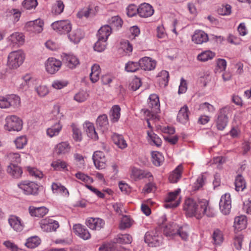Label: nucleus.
<instances>
[{
  "label": "nucleus",
  "instance_id": "obj_1",
  "mask_svg": "<svg viewBox=\"0 0 251 251\" xmlns=\"http://www.w3.org/2000/svg\"><path fill=\"white\" fill-rule=\"evenodd\" d=\"M184 209L187 217H195L198 219L201 218L204 215L209 217H213L216 215L214 209L209 205L208 201L204 199L197 201L188 198L185 200Z\"/></svg>",
  "mask_w": 251,
  "mask_h": 251
},
{
  "label": "nucleus",
  "instance_id": "obj_2",
  "mask_svg": "<svg viewBox=\"0 0 251 251\" xmlns=\"http://www.w3.org/2000/svg\"><path fill=\"white\" fill-rule=\"evenodd\" d=\"M164 235L170 239H176L178 236L186 241L188 240L189 234L187 229L183 227H179L176 223H172L166 226L164 228Z\"/></svg>",
  "mask_w": 251,
  "mask_h": 251
},
{
  "label": "nucleus",
  "instance_id": "obj_3",
  "mask_svg": "<svg viewBox=\"0 0 251 251\" xmlns=\"http://www.w3.org/2000/svg\"><path fill=\"white\" fill-rule=\"evenodd\" d=\"M25 55L23 51L18 50L11 52L7 58V66L11 69H16L23 63Z\"/></svg>",
  "mask_w": 251,
  "mask_h": 251
},
{
  "label": "nucleus",
  "instance_id": "obj_4",
  "mask_svg": "<svg viewBox=\"0 0 251 251\" xmlns=\"http://www.w3.org/2000/svg\"><path fill=\"white\" fill-rule=\"evenodd\" d=\"M145 242L151 247L159 246L162 242L163 237L158 229L147 232L144 237Z\"/></svg>",
  "mask_w": 251,
  "mask_h": 251
},
{
  "label": "nucleus",
  "instance_id": "obj_5",
  "mask_svg": "<svg viewBox=\"0 0 251 251\" xmlns=\"http://www.w3.org/2000/svg\"><path fill=\"white\" fill-rule=\"evenodd\" d=\"M5 129L8 131H20L23 127V122L21 119L15 115L7 116L5 119Z\"/></svg>",
  "mask_w": 251,
  "mask_h": 251
},
{
  "label": "nucleus",
  "instance_id": "obj_6",
  "mask_svg": "<svg viewBox=\"0 0 251 251\" xmlns=\"http://www.w3.org/2000/svg\"><path fill=\"white\" fill-rule=\"evenodd\" d=\"M52 29L59 34H66L72 29V24L68 20L57 21L51 25Z\"/></svg>",
  "mask_w": 251,
  "mask_h": 251
},
{
  "label": "nucleus",
  "instance_id": "obj_7",
  "mask_svg": "<svg viewBox=\"0 0 251 251\" xmlns=\"http://www.w3.org/2000/svg\"><path fill=\"white\" fill-rule=\"evenodd\" d=\"M18 187L26 195H36L38 192V185L32 181L24 180L18 184Z\"/></svg>",
  "mask_w": 251,
  "mask_h": 251
},
{
  "label": "nucleus",
  "instance_id": "obj_8",
  "mask_svg": "<svg viewBox=\"0 0 251 251\" xmlns=\"http://www.w3.org/2000/svg\"><path fill=\"white\" fill-rule=\"evenodd\" d=\"M148 106L152 109V111H150L148 109L144 110L145 116L147 117L153 116V113L157 112V111L159 110L160 102L159 97L157 95L152 94L150 96L148 101Z\"/></svg>",
  "mask_w": 251,
  "mask_h": 251
},
{
  "label": "nucleus",
  "instance_id": "obj_9",
  "mask_svg": "<svg viewBox=\"0 0 251 251\" xmlns=\"http://www.w3.org/2000/svg\"><path fill=\"white\" fill-rule=\"evenodd\" d=\"M39 224L42 230L47 232L55 231L59 226L57 221L49 218L42 219Z\"/></svg>",
  "mask_w": 251,
  "mask_h": 251
},
{
  "label": "nucleus",
  "instance_id": "obj_10",
  "mask_svg": "<svg viewBox=\"0 0 251 251\" xmlns=\"http://www.w3.org/2000/svg\"><path fill=\"white\" fill-rule=\"evenodd\" d=\"M62 62L58 59L50 57L45 62L46 70L50 74H54L61 68Z\"/></svg>",
  "mask_w": 251,
  "mask_h": 251
},
{
  "label": "nucleus",
  "instance_id": "obj_11",
  "mask_svg": "<svg viewBox=\"0 0 251 251\" xmlns=\"http://www.w3.org/2000/svg\"><path fill=\"white\" fill-rule=\"evenodd\" d=\"M219 207L224 214L227 215L229 213L231 207V200L229 193H226L221 197Z\"/></svg>",
  "mask_w": 251,
  "mask_h": 251
},
{
  "label": "nucleus",
  "instance_id": "obj_12",
  "mask_svg": "<svg viewBox=\"0 0 251 251\" xmlns=\"http://www.w3.org/2000/svg\"><path fill=\"white\" fill-rule=\"evenodd\" d=\"M44 22L41 19H36L29 21L26 24V30L34 33H39L43 30Z\"/></svg>",
  "mask_w": 251,
  "mask_h": 251
},
{
  "label": "nucleus",
  "instance_id": "obj_13",
  "mask_svg": "<svg viewBox=\"0 0 251 251\" xmlns=\"http://www.w3.org/2000/svg\"><path fill=\"white\" fill-rule=\"evenodd\" d=\"M62 60L65 65L72 69L75 68L79 64L78 58L72 54L64 53L62 55Z\"/></svg>",
  "mask_w": 251,
  "mask_h": 251
},
{
  "label": "nucleus",
  "instance_id": "obj_14",
  "mask_svg": "<svg viewBox=\"0 0 251 251\" xmlns=\"http://www.w3.org/2000/svg\"><path fill=\"white\" fill-rule=\"evenodd\" d=\"M93 160L95 167L98 169H102L105 167L106 159L104 153L101 151L94 152Z\"/></svg>",
  "mask_w": 251,
  "mask_h": 251
},
{
  "label": "nucleus",
  "instance_id": "obj_15",
  "mask_svg": "<svg viewBox=\"0 0 251 251\" xmlns=\"http://www.w3.org/2000/svg\"><path fill=\"white\" fill-rule=\"evenodd\" d=\"M73 230L75 234L80 238L87 240L91 238V234L87 228L81 224H75L73 226Z\"/></svg>",
  "mask_w": 251,
  "mask_h": 251
},
{
  "label": "nucleus",
  "instance_id": "obj_16",
  "mask_svg": "<svg viewBox=\"0 0 251 251\" xmlns=\"http://www.w3.org/2000/svg\"><path fill=\"white\" fill-rule=\"evenodd\" d=\"M86 225L92 230H100L104 227L105 222L99 218H89L86 221Z\"/></svg>",
  "mask_w": 251,
  "mask_h": 251
},
{
  "label": "nucleus",
  "instance_id": "obj_17",
  "mask_svg": "<svg viewBox=\"0 0 251 251\" xmlns=\"http://www.w3.org/2000/svg\"><path fill=\"white\" fill-rule=\"evenodd\" d=\"M140 67L145 71H151L155 69L156 62L149 57H144L139 61Z\"/></svg>",
  "mask_w": 251,
  "mask_h": 251
},
{
  "label": "nucleus",
  "instance_id": "obj_18",
  "mask_svg": "<svg viewBox=\"0 0 251 251\" xmlns=\"http://www.w3.org/2000/svg\"><path fill=\"white\" fill-rule=\"evenodd\" d=\"M8 221L11 227L15 231L21 232L23 230L25 225L19 217L12 215L9 217Z\"/></svg>",
  "mask_w": 251,
  "mask_h": 251
},
{
  "label": "nucleus",
  "instance_id": "obj_19",
  "mask_svg": "<svg viewBox=\"0 0 251 251\" xmlns=\"http://www.w3.org/2000/svg\"><path fill=\"white\" fill-rule=\"evenodd\" d=\"M180 192V189L176 190L174 192L169 193L168 196L165 199L166 203L164 204L166 208H174L177 206L179 203L178 201L173 202L176 199V197Z\"/></svg>",
  "mask_w": 251,
  "mask_h": 251
},
{
  "label": "nucleus",
  "instance_id": "obj_20",
  "mask_svg": "<svg viewBox=\"0 0 251 251\" xmlns=\"http://www.w3.org/2000/svg\"><path fill=\"white\" fill-rule=\"evenodd\" d=\"M154 13L152 7L149 4L144 3L138 8V14L141 17L147 18L151 16Z\"/></svg>",
  "mask_w": 251,
  "mask_h": 251
},
{
  "label": "nucleus",
  "instance_id": "obj_21",
  "mask_svg": "<svg viewBox=\"0 0 251 251\" xmlns=\"http://www.w3.org/2000/svg\"><path fill=\"white\" fill-rule=\"evenodd\" d=\"M192 41L197 44H202L208 40L207 33L201 30H196L192 37Z\"/></svg>",
  "mask_w": 251,
  "mask_h": 251
},
{
  "label": "nucleus",
  "instance_id": "obj_22",
  "mask_svg": "<svg viewBox=\"0 0 251 251\" xmlns=\"http://www.w3.org/2000/svg\"><path fill=\"white\" fill-rule=\"evenodd\" d=\"M131 175L135 179H141L144 178H149V180H151L153 178L151 173L137 168L132 169Z\"/></svg>",
  "mask_w": 251,
  "mask_h": 251
},
{
  "label": "nucleus",
  "instance_id": "obj_23",
  "mask_svg": "<svg viewBox=\"0 0 251 251\" xmlns=\"http://www.w3.org/2000/svg\"><path fill=\"white\" fill-rule=\"evenodd\" d=\"M6 104L7 108L10 107L17 108L19 107L21 104L20 98L16 95H8L5 96Z\"/></svg>",
  "mask_w": 251,
  "mask_h": 251
},
{
  "label": "nucleus",
  "instance_id": "obj_24",
  "mask_svg": "<svg viewBox=\"0 0 251 251\" xmlns=\"http://www.w3.org/2000/svg\"><path fill=\"white\" fill-rule=\"evenodd\" d=\"M51 190L53 194H59L65 197H68L69 196L67 189L60 183L53 182L51 184Z\"/></svg>",
  "mask_w": 251,
  "mask_h": 251
},
{
  "label": "nucleus",
  "instance_id": "obj_25",
  "mask_svg": "<svg viewBox=\"0 0 251 251\" xmlns=\"http://www.w3.org/2000/svg\"><path fill=\"white\" fill-rule=\"evenodd\" d=\"M63 125L60 121H57L50 127L47 128L46 133L47 135L52 138L54 136H57L62 130Z\"/></svg>",
  "mask_w": 251,
  "mask_h": 251
},
{
  "label": "nucleus",
  "instance_id": "obj_26",
  "mask_svg": "<svg viewBox=\"0 0 251 251\" xmlns=\"http://www.w3.org/2000/svg\"><path fill=\"white\" fill-rule=\"evenodd\" d=\"M6 171L9 175L16 178H20L23 174L22 168L13 163H10L7 167Z\"/></svg>",
  "mask_w": 251,
  "mask_h": 251
},
{
  "label": "nucleus",
  "instance_id": "obj_27",
  "mask_svg": "<svg viewBox=\"0 0 251 251\" xmlns=\"http://www.w3.org/2000/svg\"><path fill=\"white\" fill-rule=\"evenodd\" d=\"M83 127L87 136L94 140L98 139V135L96 131L94 125L89 122H85Z\"/></svg>",
  "mask_w": 251,
  "mask_h": 251
},
{
  "label": "nucleus",
  "instance_id": "obj_28",
  "mask_svg": "<svg viewBox=\"0 0 251 251\" xmlns=\"http://www.w3.org/2000/svg\"><path fill=\"white\" fill-rule=\"evenodd\" d=\"M228 117L225 114L224 109H221L216 121V126L218 129L223 130L227 125Z\"/></svg>",
  "mask_w": 251,
  "mask_h": 251
},
{
  "label": "nucleus",
  "instance_id": "obj_29",
  "mask_svg": "<svg viewBox=\"0 0 251 251\" xmlns=\"http://www.w3.org/2000/svg\"><path fill=\"white\" fill-rule=\"evenodd\" d=\"M189 113L188 106L184 105L178 111L177 116V121L183 124H185L189 120Z\"/></svg>",
  "mask_w": 251,
  "mask_h": 251
},
{
  "label": "nucleus",
  "instance_id": "obj_30",
  "mask_svg": "<svg viewBox=\"0 0 251 251\" xmlns=\"http://www.w3.org/2000/svg\"><path fill=\"white\" fill-rule=\"evenodd\" d=\"M147 140L151 145H154L159 147L162 145V140L156 134L154 133L152 130L147 131Z\"/></svg>",
  "mask_w": 251,
  "mask_h": 251
},
{
  "label": "nucleus",
  "instance_id": "obj_31",
  "mask_svg": "<svg viewBox=\"0 0 251 251\" xmlns=\"http://www.w3.org/2000/svg\"><path fill=\"white\" fill-rule=\"evenodd\" d=\"M29 212L32 216L43 217L48 213V209L44 206L39 207L30 206L29 207Z\"/></svg>",
  "mask_w": 251,
  "mask_h": 251
},
{
  "label": "nucleus",
  "instance_id": "obj_32",
  "mask_svg": "<svg viewBox=\"0 0 251 251\" xmlns=\"http://www.w3.org/2000/svg\"><path fill=\"white\" fill-rule=\"evenodd\" d=\"M247 220L244 215H241L235 218L234 226L237 231L242 230L246 227Z\"/></svg>",
  "mask_w": 251,
  "mask_h": 251
},
{
  "label": "nucleus",
  "instance_id": "obj_33",
  "mask_svg": "<svg viewBox=\"0 0 251 251\" xmlns=\"http://www.w3.org/2000/svg\"><path fill=\"white\" fill-rule=\"evenodd\" d=\"M7 40L13 45H22L25 42V38L22 33L15 32L11 34L8 38Z\"/></svg>",
  "mask_w": 251,
  "mask_h": 251
},
{
  "label": "nucleus",
  "instance_id": "obj_34",
  "mask_svg": "<svg viewBox=\"0 0 251 251\" xmlns=\"http://www.w3.org/2000/svg\"><path fill=\"white\" fill-rule=\"evenodd\" d=\"M183 170L182 165H179L169 175V180L171 183H176L180 178Z\"/></svg>",
  "mask_w": 251,
  "mask_h": 251
},
{
  "label": "nucleus",
  "instance_id": "obj_35",
  "mask_svg": "<svg viewBox=\"0 0 251 251\" xmlns=\"http://www.w3.org/2000/svg\"><path fill=\"white\" fill-rule=\"evenodd\" d=\"M21 15V11L15 8H8L5 12V16L7 18H12L14 22H18Z\"/></svg>",
  "mask_w": 251,
  "mask_h": 251
},
{
  "label": "nucleus",
  "instance_id": "obj_36",
  "mask_svg": "<svg viewBox=\"0 0 251 251\" xmlns=\"http://www.w3.org/2000/svg\"><path fill=\"white\" fill-rule=\"evenodd\" d=\"M112 28L109 25H104L100 27L98 31V37L100 39L107 40L111 33Z\"/></svg>",
  "mask_w": 251,
  "mask_h": 251
},
{
  "label": "nucleus",
  "instance_id": "obj_37",
  "mask_svg": "<svg viewBox=\"0 0 251 251\" xmlns=\"http://www.w3.org/2000/svg\"><path fill=\"white\" fill-rule=\"evenodd\" d=\"M83 36L82 31L79 29H77L74 30L69 34L68 37L71 42L76 44L80 42V40L83 38Z\"/></svg>",
  "mask_w": 251,
  "mask_h": 251
},
{
  "label": "nucleus",
  "instance_id": "obj_38",
  "mask_svg": "<svg viewBox=\"0 0 251 251\" xmlns=\"http://www.w3.org/2000/svg\"><path fill=\"white\" fill-rule=\"evenodd\" d=\"M169 75V73L165 70L161 71L157 75L158 81L161 87H166L168 85Z\"/></svg>",
  "mask_w": 251,
  "mask_h": 251
},
{
  "label": "nucleus",
  "instance_id": "obj_39",
  "mask_svg": "<svg viewBox=\"0 0 251 251\" xmlns=\"http://www.w3.org/2000/svg\"><path fill=\"white\" fill-rule=\"evenodd\" d=\"M121 108L118 105H114L110 112V119L112 122H117L120 117Z\"/></svg>",
  "mask_w": 251,
  "mask_h": 251
},
{
  "label": "nucleus",
  "instance_id": "obj_40",
  "mask_svg": "<svg viewBox=\"0 0 251 251\" xmlns=\"http://www.w3.org/2000/svg\"><path fill=\"white\" fill-rule=\"evenodd\" d=\"M64 7L63 2L61 0H58L53 4L51 12L55 15H60L64 11Z\"/></svg>",
  "mask_w": 251,
  "mask_h": 251
},
{
  "label": "nucleus",
  "instance_id": "obj_41",
  "mask_svg": "<svg viewBox=\"0 0 251 251\" xmlns=\"http://www.w3.org/2000/svg\"><path fill=\"white\" fill-rule=\"evenodd\" d=\"M71 126L74 139L76 142L81 141L82 139V132L78 126L75 123H73Z\"/></svg>",
  "mask_w": 251,
  "mask_h": 251
},
{
  "label": "nucleus",
  "instance_id": "obj_42",
  "mask_svg": "<svg viewBox=\"0 0 251 251\" xmlns=\"http://www.w3.org/2000/svg\"><path fill=\"white\" fill-rule=\"evenodd\" d=\"M151 159L153 164L156 166H160L164 161V156L162 154L156 151L151 152Z\"/></svg>",
  "mask_w": 251,
  "mask_h": 251
},
{
  "label": "nucleus",
  "instance_id": "obj_43",
  "mask_svg": "<svg viewBox=\"0 0 251 251\" xmlns=\"http://www.w3.org/2000/svg\"><path fill=\"white\" fill-rule=\"evenodd\" d=\"M97 124L101 127L103 131L107 130L108 127V121L107 115L103 114L99 116L97 120Z\"/></svg>",
  "mask_w": 251,
  "mask_h": 251
},
{
  "label": "nucleus",
  "instance_id": "obj_44",
  "mask_svg": "<svg viewBox=\"0 0 251 251\" xmlns=\"http://www.w3.org/2000/svg\"><path fill=\"white\" fill-rule=\"evenodd\" d=\"M112 139L114 143L120 149H124L127 147L126 141L123 137L119 134H114Z\"/></svg>",
  "mask_w": 251,
  "mask_h": 251
},
{
  "label": "nucleus",
  "instance_id": "obj_45",
  "mask_svg": "<svg viewBox=\"0 0 251 251\" xmlns=\"http://www.w3.org/2000/svg\"><path fill=\"white\" fill-rule=\"evenodd\" d=\"M215 55L214 52L207 50L199 54L197 56V59L200 61L205 62L212 59L215 56Z\"/></svg>",
  "mask_w": 251,
  "mask_h": 251
},
{
  "label": "nucleus",
  "instance_id": "obj_46",
  "mask_svg": "<svg viewBox=\"0 0 251 251\" xmlns=\"http://www.w3.org/2000/svg\"><path fill=\"white\" fill-rule=\"evenodd\" d=\"M212 239L215 245H221L224 240L222 232L217 228L214 229L212 234Z\"/></svg>",
  "mask_w": 251,
  "mask_h": 251
},
{
  "label": "nucleus",
  "instance_id": "obj_47",
  "mask_svg": "<svg viewBox=\"0 0 251 251\" xmlns=\"http://www.w3.org/2000/svg\"><path fill=\"white\" fill-rule=\"evenodd\" d=\"M235 190L237 191H243L246 187V182L243 177L239 175L235 180Z\"/></svg>",
  "mask_w": 251,
  "mask_h": 251
},
{
  "label": "nucleus",
  "instance_id": "obj_48",
  "mask_svg": "<svg viewBox=\"0 0 251 251\" xmlns=\"http://www.w3.org/2000/svg\"><path fill=\"white\" fill-rule=\"evenodd\" d=\"M70 146L68 142H63L57 144L55 147V151L58 154H65L70 150Z\"/></svg>",
  "mask_w": 251,
  "mask_h": 251
},
{
  "label": "nucleus",
  "instance_id": "obj_49",
  "mask_svg": "<svg viewBox=\"0 0 251 251\" xmlns=\"http://www.w3.org/2000/svg\"><path fill=\"white\" fill-rule=\"evenodd\" d=\"M40 244V238L35 236L28 238L25 243V245L28 248L32 249L37 247Z\"/></svg>",
  "mask_w": 251,
  "mask_h": 251
},
{
  "label": "nucleus",
  "instance_id": "obj_50",
  "mask_svg": "<svg viewBox=\"0 0 251 251\" xmlns=\"http://www.w3.org/2000/svg\"><path fill=\"white\" fill-rule=\"evenodd\" d=\"M107 40L100 39L98 37V40L95 43L94 49L98 52H102L105 50L107 46Z\"/></svg>",
  "mask_w": 251,
  "mask_h": 251
},
{
  "label": "nucleus",
  "instance_id": "obj_51",
  "mask_svg": "<svg viewBox=\"0 0 251 251\" xmlns=\"http://www.w3.org/2000/svg\"><path fill=\"white\" fill-rule=\"evenodd\" d=\"M109 24L111 28H115L118 29L122 27L123 21L121 18L118 16H113L109 20Z\"/></svg>",
  "mask_w": 251,
  "mask_h": 251
},
{
  "label": "nucleus",
  "instance_id": "obj_52",
  "mask_svg": "<svg viewBox=\"0 0 251 251\" xmlns=\"http://www.w3.org/2000/svg\"><path fill=\"white\" fill-rule=\"evenodd\" d=\"M206 177L204 175L199 176L196 181L193 185L192 188L194 191H197L201 188L205 184Z\"/></svg>",
  "mask_w": 251,
  "mask_h": 251
},
{
  "label": "nucleus",
  "instance_id": "obj_53",
  "mask_svg": "<svg viewBox=\"0 0 251 251\" xmlns=\"http://www.w3.org/2000/svg\"><path fill=\"white\" fill-rule=\"evenodd\" d=\"M14 143L17 149H22L26 145L27 139L25 136H21L15 140Z\"/></svg>",
  "mask_w": 251,
  "mask_h": 251
},
{
  "label": "nucleus",
  "instance_id": "obj_54",
  "mask_svg": "<svg viewBox=\"0 0 251 251\" xmlns=\"http://www.w3.org/2000/svg\"><path fill=\"white\" fill-rule=\"evenodd\" d=\"M7 157L10 163H20L21 161V155L17 152H9L7 155Z\"/></svg>",
  "mask_w": 251,
  "mask_h": 251
},
{
  "label": "nucleus",
  "instance_id": "obj_55",
  "mask_svg": "<svg viewBox=\"0 0 251 251\" xmlns=\"http://www.w3.org/2000/svg\"><path fill=\"white\" fill-rule=\"evenodd\" d=\"M51 166L54 170L60 171L61 170H65L67 168V164L64 161L57 160L53 161L51 164Z\"/></svg>",
  "mask_w": 251,
  "mask_h": 251
},
{
  "label": "nucleus",
  "instance_id": "obj_56",
  "mask_svg": "<svg viewBox=\"0 0 251 251\" xmlns=\"http://www.w3.org/2000/svg\"><path fill=\"white\" fill-rule=\"evenodd\" d=\"M27 170L29 174L35 178H41L43 177V174L41 171L35 168L27 167Z\"/></svg>",
  "mask_w": 251,
  "mask_h": 251
},
{
  "label": "nucleus",
  "instance_id": "obj_57",
  "mask_svg": "<svg viewBox=\"0 0 251 251\" xmlns=\"http://www.w3.org/2000/svg\"><path fill=\"white\" fill-rule=\"evenodd\" d=\"M199 109L201 111L206 113H214L215 110L214 106L208 102L201 103Z\"/></svg>",
  "mask_w": 251,
  "mask_h": 251
},
{
  "label": "nucleus",
  "instance_id": "obj_58",
  "mask_svg": "<svg viewBox=\"0 0 251 251\" xmlns=\"http://www.w3.org/2000/svg\"><path fill=\"white\" fill-rule=\"evenodd\" d=\"M140 68L139 62L129 61L127 62L125 66V69L128 72H134L137 71Z\"/></svg>",
  "mask_w": 251,
  "mask_h": 251
},
{
  "label": "nucleus",
  "instance_id": "obj_59",
  "mask_svg": "<svg viewBox=\"0 0 251 251\" xmlns=\"http://www.w3.org/2000/svg\"><path fill=\"white\" fill-rule=\"evenodd\" d=\"M116 241L119 243L129 244L132 242V237L127 234L119 235Z\"/></svg>",
  "mask_w": 251,
  "mask_h": 251
},
{
  "label": "nucleus",
  "instance_id": "obj_60",
  "mask_svg": "<svg viewBox=\"0 0 251 251\" xmlns=\"http://www.w3.org/2000/svg\"><path fill=\"white\" fill-rule=\"evenodd\" d=\"M35 91L40 97L46 96L49 92L48 87L45 85H39L35 87Z\"/></svg>",
  "mask_w": 251,
  "mask_h": 251
},
{
  "label": "nucleus",
  "instance_id": "obj_61",
  "mask_svg": "<svg viewBox=\"0 0 251 251\" xmlns=\"http://www.w3.org/2000/svg\"><path fill=\"white\" fill-rule=\"evenodd\" d=\"M132 225V222L130 218L127 216L123 217L120 224V228L121 229H125L130 227Z\"/></svg>",
  "mask_w": 251,
  "mask_h": 251
},
{
  "label": "nucleus",
  "instance_id": "obj_62",
  "mask_svg": "<svg viewBox=\"0 0 251 251\" xmlns=\"http://www.w3.org/2000/svg\"><path fill=\"white\" fill-rule=\"evenodd\" d=\"M88 94L85 91H80L76 94L74 96V100L78 102H82L87 100Z\"/></svg>",
  "mask_w": 251,
  "mask_h": 251
},
{
  "label": "nucleus",
  "instance_id": "obj_63",
  "mask_svg": "<svg viewBox=\"0 0 251 251\" xmlns=\"http://www.w3.org/2000/svg\"><path fill=\"white\" fill-rule=\"evenodd\" d=\"M75 176L77 178L85 183H92L93 181L92 178L81 172H78L76 173L75 174Z\"/></svg>",
  "mask_w": 251,
  "mask_h": 251
},
{
  "label": "nucleus",
  "instance_id": "obj_64",
  "mask_svg": "<svg viewBox=\"0 0 251 251\" xmlns=\"http://www.w3.org/2000/svg\"><path fill=\"white\" fill-rule=\"evenodd\" d=\"M23 80L26 84H27V85L30 86L36 84L38 81V79L32 77L31 75L29 74L24 75L23 77Z\"/></svg>",
  "mask_w": 251,
  "mask_h": 251
}]
</instances>
